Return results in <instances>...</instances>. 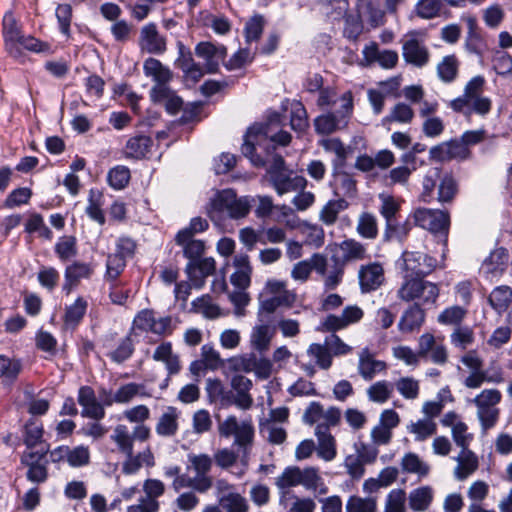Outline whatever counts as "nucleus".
I'll return each instance as SVG.
<instances>
[{
	"mask_svg": "<svg viewBox=\"0 0 512 512\" xmlns=\"http://www.w3.org/2000/svg\"><path fill=\"white\" fill-rule=\"evenodd\" d=\"M491 307L499 314H503L512 302V289L501 285L492 290L488 297Z\"/></svg>",
	"mask_w": 512,
	"mask_h": 512,
	"instance_id": "obj_44",
	"label": "nucleus"
},
{
	"mask_svg": "<svg viewBox=\"0 0 512 512\" xmlns=\"http://www.w3.org/2000/svg\"><path fill=\"white\" fill-rule=\"evenodd\" d=\"M401 469L404 473L416 474L420 479L430 472V466L416 453L408 452L401 459Z\"/></svg>",
	"mask_w": 512,
	"mask_h": 512,
	"instance_id": "obj_45",
	"label": "nucleus"
},
{
	"mask_svg": "<svg viewBox=\"0 0 512 512\" xmlns=\"http://www.w3.org/2000/svg\"><path fill=\"white\" fill-rule=\"evenodd\" d=\"M142 490L144 497L142 498L147 503H153L158 505V511L160 510L159 498L164 495L166 491L165 484L156 478H148L143 482Z\"/></svg>",
	"mask_w": 512,
	"mask_h": 512,
	"instance_id": "obj_54",
	"label": "nucleus"
},
{
	"mask_svg": "<svg viewBox=\"0 0 512 512\" xmlns=\"http://www.w3.org/2000/svg\"><path fill=\"white\" fill-rule=\"evenodd\" d=\"M176 45L178 57L175 61V65L181 69L187 81H191L193 84L197 83L204 76V70L201 64L194 60L191 50L181 41H178Z\"/></svg>",
	"mask_w": 512,
	"mask_h": 512,
	"instance_id": "obj_20",
	"label": "nucleus"
},
{
	"mask_svg": "<svg viewBox=\"0 0 512 512\" xmlns=\"http://www.w3.org/2000/svg\"><path fill=\"white\" fill-rule=\"evenodd\" d=\"M87 308L88 302L82 296L77 297L72 304L67 305L63 316L65 327L75 329L83 320Z\"/></svg>",
	"mask_w": 512,
	"mask_h": 512,
	"instance_id": "obj_36",
	"label": "nucleus"
},
{
	"mask_svg": "<svg viewBox=\"0 0 512 512\" xmlns=\"http://www.w3.org/2000/svg\"><path fill=\"white\" fill-rule=\"evenodd\" d=\"M307 355L314 361L315 365L322 369L328 370L333 364V358L331 351L327 344L312 343L307 349Z\"/></svg>",
	"mask_w": 512,
	"mask_h": 512,
	"instance_id": "obj_48",
	"label": "nucleus"
},
{
	"mask_svg": "<svg viewBox=\"0 0 512 512\" xmlns=\"http://www.w3.org/2000/svg\"><path fill=\"white\" fill-rule=\"evenodd\" d=\"M150 436L151 430L146 425H136L132 431L124 424L114 427L110 439L116 445L118 452L126 457L122 463V472L125 475H134L143 466L151 468L155 465V457L150 447L134 454V442L136 440L145 442Z\"/></svg>",
	"mask_w": 512,
	"mask_h": 512,
	"instance_id": "obj_1",
	"label": "nucleus"
},
{
	"mask_svg": "<svg viewBox=\"0 0 512 512\" xmlns=\"http://www.w3.org/2000/svg\"><path fill=\"white\" fill-rule=\"evenodd\" d=\"M103 194L95 189L89 191L88 205L86 207L87 215L100 225L105 223V215L102 210Z\"/></svg>",
	"mask_w": 512,
	"mask_h": 512,
	"instance_id": "obj_57",
	"label": "nucleus"
},
{
	"mask_svg": "<svg viewBox=\"0 0 512 512\" xmlns=\"http://www.w3.org/2000/svg\"><path fill=\"white\" fill-rule=\"evenodd\" d=\"M127 265V260L114 253L109 254L106 260V271L104 279L107 282H115L123 273Z\"/></svg>",
	"mask_w": 512,
	"mask_h": 512,
	"instance_id": "obj_64",
	"label": "nucleus"
},
{
	"mask_svg": "<svg viewBox=\"0 0 512 512\" xmlns=\"http://www.w3.org/2000/svg\"><path fill=\"white\" fill-rule=\"evenodd\" d=\"M37 280L39 285L47 290L53 292L59 284L60 273L53 266H41L37 272Z\"/></svg>",
	"mask_w": 512,
	"mask_h": 512,
	"instance_id": "obj_61",
	"label": "nucleus"
},
{
	"mask_svg": "<svg viewBox=\"0 0 512 512\" xmlns=\"http://www.w3.org/2000/svg\"><path fill=\"white\" fill-rule=\"evenodd\" d=\"M358 281L360 291L363 294L378 290L385 282L383 265L380 262L361 265L358 270Z\"/></svg>",
	"mask_w": 512,
	"mask_h": 512,
	"instance_id": "obj_18",
	"label": "nucleus"
},
{
	"mask_svg": "<svg viewBox=\"0 0 512 512\" xmlns=\"http://www.w3.org/2000/svg\"><path fill=\"white\" fill-rule=\"evenodd\" d=\"M296 301V294L293 291H282L280 294H273L260 302V311L273 313L279 307H291Z\"/></svg>",
	"mask_w": 512,
	"mask_h": 512,
	"instance_id": "obj_42",
	"label": "nucleus"
},
{
	"mask_svg": "<svg viewBox=\"0 0 512 512\" xmlns=\"http://www.w3.org/2000/svg\"><path fill=\"white\" fill-rule=\"evenodd\" d=\"M273 337V331L266 325L255 326L251 333V344L259 352H263L269 348Z\"/></svg>",
	"mask_w": 512,
	"mask_h": 512,
	"instance_id": "obj_62",
	"label": "nucleus"
},
{
	"mask_svg": "<svg viewBox=\"0 0 512 512\" xmlns=\"http://www.w3.org/2000/svg\"><path fill=\"white\" fill-rule=\"evenodd\" d=\"M387 364L374 357L368 347L359 352L357 371L365 381L373 380L377 374L385 372Z\"/></svg>",
	"mask_w": 512,
	"mask_h": 512,
	"instance_id": "obj_26",
	"label": "nucleus"
},
{
	"mask_svg": "<svg viewBox=\"0 0 512 512\" xmlns=\"http://www.w3.org/2000/svg\"><path fill=\"white\" fill-rule=\"evenodd\" d=\"M356 231L364 239H376L379 234L377 217L370 212H362L357 221Z\"/></svg>",
	"mask_w": 512,
	"mask_h": 512,
	"instance_id": "obj_46",
	"label": "nucleus"
},
{
	"mask_svg": "<svg viewBox=\"0 0 512 512\" xmlns=\"http://www.w3.org/2000/svg\"><path fill=\"white\" fill-rule=\"evenodd\" d=\"M45 457V452H25L22 456V462L27 465V478L31 482L42 483L47 479V469L45 463L41 460Z\"/></svg>",
	"mask_w": 512,
	"mask_h": 512,
	"instance_id": "obj_28",
	"label": "nucleus"
},
{
	"mask_svg": "<svg viewBox=\"0 0 512 512\" xmlns=\"http://www.w3.org/2000/svg\"><path fill=\"white\" fill-rule=\"evenodd\" d=\"M394 392L393 383L387 380H380L370 385L366 394L371 402L383 404L387 402Z\"/></svg>",
	"mask_w": 512,
	"mask_h": 512,
	"instance_id": "obj_49",
	"label": "nucleus"
},
{
	"mask_svg": "<svg viewBox=\"0 0 512 512\" xmlns=\"http://www.w3.org/2000/svg\"><path fill=\"white\" fill-rule=\"evenodd\" d=\"M348 207L344 198L329 200L320 211V220L326 225H333L340 212Z\"/></svg>",
	"mask_w": 512,
	"mask_h": 512,
	"instance_id": "obj_56",
	"label": "nucleus"
},
{
	"mask_svg": "<svg viewBox=\"0 0 512 512\" xmlns=\"http://www.w3.org/2000/svg\"><path fill=\"white\" fill-rule=\"evenodd\" d=\"M423 279L403 274V282L397 291V297L404 302L419 298Z\"/></svg>",
	"mask_w": 512,
	"mask_h": 512,
	"instance_id": "obj_47",
	"label": "nucleus"
},
{
	"mask_svg": "<svg viewBox=\"0 0 512 512\" xmlns=\"http://www.w3.org/2000/svg\"><path fill=\"white\" fill-rule=\"evenodd\" d=\"M55 254L61 262H66L78 254L77 239L72 235L61 236L55 246Z\"/></svg>",
	"mask_w": 512,
	"mask_h": 512,
	"instance_id": "obj_51",
	"label": "nucleus"
},
{
	"mask_svg": "<svg viewBox=\"0 0 512 512\" xmlns=\"http://www.w3.org/2000/svg\"><path fill=\"white\" fill-rule=\"evenodd\" d=\"M273 121L278 122V115H275L274 119H271L268 123L252 125L244 136V143L241 148L242 153L255 166H263L267 162L266 159L258 154V151L266 152V155L269 156L271 150L276 149V144L286 146L291 141V135L286 131L271 134L270 127Z\"/></svg>",
	"mask_w": 512,
	"mask_h": 512,
	"instance_id": "obj_2",
	"label": "nucleus"
},
{
	"mask_svg": "<svg viewBox=\"0 0 512 512\" xmlns=\"http://www.w3.org/2000/svg\"><path fill=\"white\" fill-rule=\"evenodd\" d=\"M502 400V393L496 388H486L467 403L476 407V416L483 431L494 428L500 417L497 405Z\"/></svg>",
	"mask_w": 512,
	"mask_h": 512,
	"instance_id": "obj_8",
	"label": "nucleus"
},
{
	"mask_svg": "<svg viewBox=\"0 0 512 512\" xmlns=\"http://www.w3.org/2000/svg\"><path fill=\"white\" fill-rule=\"evenodd\" d=\"M485 84L484 76H474L466 83L463 94L451 100L448 107L466 117L472 114L482 117L488 115L492 109V100L484 95Z\"/></svg>",
	"mask_w": 512,
	"mask_h": 512,
	"instance_id": "obj_4",
	"label": "nucleus"
},
{
	"mask_svg": "<svg viewBox=\"0 0 512 512\" xmlns=\"http://www.w3.org/2000/svg\"><path fill=\"white\" fill-rule=\"evenodd\" d=\"M425 318V310L421 308L420 304L414 303L403 311L397 328L402 334H412L421 329Z\"/></svg>",
	"mask_w": 512,
	"mask_h": 512,
	"instance_id": "obj_25",
	"label": "nucleus"
},
{
	"mask_svg": "<svg viewBox=\"0 0 512 512\" xmlns=\"http://www.w3.org/2000/svg\"><path fill=\"white\" fill-rule=\"evenodd\" d=\"M334 182V192L336 195L348 198H353L356 195V181L350 174L346 172L336 173L334 175Z\"/></svg>",
	"mask_w": 512,
	"mask_h": 512,
	"instance_id": "obj_58",
	"label": "nucleus"
},
{
	"mask_svg": "<svg viewBox=\"0 0 512 512\" xmlns=\"http://www.w3.org/2000/svg\"><path fill=\"white\" fill-rule=\"evenodd\" d=\"M339 247L342 252L343 259L346 262L362 261L370 257L368 254V245L354 238L343 240Z\"/></svg>",
	"mask_w": 512,
	"mask_h": 512,
	"instance_id": "obj_37",
	"label": "nucleus"
},
{
	"mask_svg": "<svg viewBox=\"0 0 512 512\" xmlns=\"http://www.w3.org/2000/svg\"><path fill=\"white\" fill-rule=\"evenodd\" d=\"M152 144L149 136L137 135L127 141L124 153L128 158L142 159L150 152Z\"/></svg>",
	"mask_w": 512,
	"mask_h": 512,
	"instance_id": "obj_41",
	"label": "nucleus"
},
{
	"mask_svg": "<svg viewBox=\"0 0 512 512\" xmlns=\"http://www.w3.org/2000/svg\"><path fill=\"white\" fill-rule=\"evenodd\" d=\"M509 254L505 248L493 250L482 264L481 270L487 278L499 277L508 265Z\"/></svg>",
	"mask_w": 512,
	"mask_h": 512,
	"instance_id": "obj_29",
	"label": "nucleus"
},
{
	"mask_svg": "<svg viewBox=\"0 0 512 512\" xmlns=\"http://www.w3.org/2000/svg\"><path fill=\"white\" fill-rule=\"evenodd\" d=\"M219 507L225 512H249L247 499L238 492L219 496Z\"/></svg>",
	"mask_w": 512,
	"mask_h": 512,
	"instance_id": "obj_52",
	"label": "nucleus"
},
{
	"mask_svg": "<svg viewBox=\"0 0 512 512\" xmlns=\"http://www.w3.org/2000/svg\"><path fill=\"white\" fill-rule=\"evenodd\" d=\"M252 207L251 196L237 197L232 189H224L215 194L207 210L209 218L215 223L229 219L245 218Z\"/></svg>",
	"mask_w": 512,
	"mask_h": 512,
	"instance_id": "obj_5",
	"label": "nucleus"
},
{
	"mask_svg": "<svg viewBox=\"0 0 512 512\" xmlns=\"http://www.w3.org/2000/svg\"><path fill=\"white\" fill-rule=\"evenodd\" d=\"M455 461L457 462V466L455 467L453 474L459 481L467 479L478 469L479 466L477 455L470 449L461 450L459 455L455 457Z\"/></svg>",
	"mask_w": 512,
	"mask_h": 512,
	"instance_id": "obj_34",
	"label": "nucleus"
},
{
	"mask_svg": "<svg viewBox=\"0 0 512 512\" xmlns=\"http://www.w3.org/2000/svg\"><path fill=\"white\" fill-rule=\"evenodd\" d=\"M209 227V223L205 218L202 217H194L190 220V223L187 227L181 229L176 235V243L184 244L185 241L189 240L194 236V234L202 233L206 231Z\"/></svg>",
	"mask_w": 512,
	"mask_h": 512,
	"instance_id": "obj_60",
	"label": "nucleus"
},
{
	"mask_svg": "<svg viewBox=\"0 0 512 512\" xmlns=\"http://www.w3.org/2000/svg\"><path fill=\"white\" fill-rule=\"evenodd\" d=\"M150 97L153 102L163 104L171 115L177 114L182 108V99L169 86H153Z\"/></svg>",
	"mask_w": 512,
	"mask_h": 512,
	"instance_id": "obj_30",
	"label": "nucleus"
},
{
	"mask_svg": "<svg viewBox=\"0 0 512 512\" xmlns=\"http://www.w3.org/2000/svg\"><path fill=\"white\" fill-rule=\"evenodd\" d=\"M231 387L235 390L236 395L230 403H234L237 407L244 410L249 409L253 404V398L249 394L252 388V381L243 375H235L231 379Z\"/></svg>",
	"mask_w": 512,
	"mask_h": 512,
	"instance_id": "obj_33",
	"label": "nucleus"
},
{
	"mask_svg": "<svg viewBox=\"0 0 512 512\" xmlns=\"http://www.w3.org/2000/svg\"><path fill=\"white\" fill-rule=\"evenodd\" d=\"M100 397H104V403L110 407L113 404H128L136 397H150L146 392L145 386L140 383L130 382L121 385L114 393L102 388L99 391Z\"/></svg>",
	"mask_w": 512,
	"mask_h": 512,
	"instance_id": "obj_15",
	"label": "nucleus"
},
{
	"mask_svg": "<svg viewBox=\"0 0 512 512\" xmlns=\"http://www.w3.org/2000/svg\"><path fill=\"white\" fill-rule=\"evenodd\" d=\"M364 317V311L358 305L346 306L340 315L329 314L321 322L319 330L324 332H336L350 325L359 323Z\"/></svg>",
	"mask_w": 512,
	"mask_h": 512,
	"instance_id": "obj_14",
	"label": "nucleus"
},
{
	"mask_svg": "<svg viewBox=\"0 0 512 512\" xmlns=\"http://www.w3.org/2000/svg\"><path fill=\"white\" fill-rule=\"evenodd\" d=\"M268 182L279 196L286 193L303 190L307 186V180L303 176L293 175L291 171L274 172L268 177Z\"/></svg>",
	"mask_w": 512,
	"mask_h": 512,
	"instance_id": "obj_24",
	"label": "nucleus"
},
{
	"mask_svg": "<svg viewBox=\"0 0 512 512\" xmlns=\"http://www.w3.org/2000/svg\"><path fill=\"white\" fill-rule=\"evenodd\" d=\"M317 437L316 453L324 461H332L337 455L336 441L332 434L326 431L325 426L317 425L315 428Z\"/></svg>",
	"mask_w": 512,
	"mask_h": 512,
	"instance_id": "obj_31",
	"label": "nucleus"
},
{
	"mask_svg": "<svg viewBox=\"0 0 512 512\" xmlns=\"http://www.w3.org/2000/svg\"><path fill=\"white\" fill-rule=\"evenodd\" d=\"M407 431L414 435V440L422 442L435 435L437 425L432 419H419L407 426Z\"/></svg>",
	"mask_w": 512,
	"mask_h": 512,
	"instance_id": "obj_50",
	"label": "nucleus"
},
{
	"mask_svg": "<svg viewBox=\"0 0 512 512\" xmlns=\"http://www.w3.org/2000/svg\"><path fill=\"white\" fill-rule=\"evenodd\" d=\"M156 433L162 437H171L178 430V412L174 407H168L160 416L156 427Z\"/></svg>",
	"mask_w": 512,
	"mask_h": 512,
	"instance_id": "obj_43",
	"label": "nucleus"
},
{
	"mask_svg": "<svg viewBox=\"0 0 512 512\" xmlns=\"http://www.w3.org/2000/svg\"><path fill=\"white\" fill-rule=\"evenodd\" d=\"M410 219L416 226L430 231L433 234H439L447 237L449 229V215L441 210L417 208Z\"/></svg>",
	"mask_w": 512,
	"mask_h": 512,
	"instance_id": "obj_10",
	"label": "nucleus"
},
{
	"mask_svg": "<svg viewBox=\"0 0 512 512\" xmlns=\"http://www.w3.org/2000/svg\"><path fill=\"white\" fill-rule=\"evenodd\" d=\"M459 61L455 55H447L437 65V75L444 83L453 82L458 75Z\"/></svg>",
	"mask_w": 512,
	"mask_h": 512,
	"instance_id": "obj_53",
	"label": "nucleus"
},
{
	"mask_svg": "<svg viewBox=\"0 0 512 512\" xmlns=\"http://www.w3.org/2000/svg\"><path fill=\"white\" fill-rule=\"evenodd\" d=\"M402 55L408 64L418 68L426 66L430 60L428 48L414 34L402 41Z\"/></svg>",
	"mask_w": 512,
	"mask_h": 512,
	"instance_id": "obj_19",
	"label": "nucleus"
},
{
	"mask_svg": "<svg viewBox=\"0 0 512 512\" xmlns=\"http://www.w3.org/2000/svg\"><path fill=\"white\" fill-rule=\"evenodd\" d=\"M22 371V363L19 359L0 355V381L4 386L13 385Z\"/></svg>",
	"mask_w": 512,
	"mask_h": 512,
	"instance_id": "obj_38",
	"label": "nucleus"
},
{
	"mask_svg": "<svg viewBox=\"0 0 512 512\" xmlns=\"http://www.w3.org/2000/svg\"><path fill=\"white\" fill-rule=\"evenodd\" d=\"M138 46L142 52L162 55L167 50V39L159 32L157 25L150 22L141 27Z\"/></svg>",
	"mask_w": 512,
	"mask_h": 512,
	"instance_id": "obj_16",
	"label": "nucleus"
},
{
	"mask_svg": "<svg viewBox=\"0 0 512 512\" xmlns=\"http://www.w3.org/2000/svg\"><path fill=\"white\" fill-rule=\"evenodd\" d=\"M274 484L278 490L281 504L291 497L292 488L297 486H302L305 490L319 495L328 493V487L320 473V469L314 466L304 468L295 465L287 466L275 478Z\"/></svg>",
	"mask_w": 512,
	"mask_h": 512,
	"instance_id": "obj_3",
	"label": "nucleus"
},
{
	"mask_svg": "<svg viewBox=\"0 0 512 512\" xmlns=\"http://www.w3.org/2000/svg\"><path fill=\"white\" fill-rule=\"evenodd\" d=\"M130 178V169L124 165L111 168L107 174L108 184L115 190L124 189L129 184Z\"/></svg>",
	"mask_w": 512,
	"mask_h": 512,
	"instance_id": "obj_63",
	"label": "nucleus"
},
{
	"mask_svg": "<svg viewBox=\"0 0 512 512\" xmlns=\"http://www.w3.org/2000/svg\"><path fill=\"white\" fill-rule=\"evenodd\" d=\"M340 108L328 111L314 119V128L319 135H331L347 128L354 111V96L348 90L340 95Z\"/></svg>",
	"mask_w": 512,
	"mask_h": 512,
	"instance_id": "obj_7",
	"label": "nucleus"
},
{
	"mask_svg": "<svg viewBox=\"0 0 512 512\" xmlns=\"http://www.w3.org/2000/svg\"><path fill=\"white\" fill-rule=\"evenodd\" d=\"M143 71L147 77H151L156 82L154 86H168L172 79L171 70L155 58L144 61Z\"/></svg>",
	"mask_w": 512,
	"mask_h": 512,
	"instance_id": "obj_35",
	"label": "nucleus"
},
{
	"mask_svg": "<svg viewBox=\"0 0 512 512\" xmlns=\"http://www.w3.org/2000/svg\"><path fill=\"white\" fill-rule=\"evenodd\" d=\"M397 264L403 274L423 279L434 271L437 260L421 252L404 251Z\"/></svg>",
	"mask_w": 512,
	"mask_h": 512,
	"instance_id": "obj_9",
	"label": "nucleus"
},
{
	"mask_svg": "<svg viewBox=\"0 0 512 512\" xmlns=\"http://www.w3.org/2000/svg\"><path fill=\"white\" fill-rule=\"evenodd\" d=\"M318 144L326 152L335 155L333 160L334 167H342L346 163L350 148L345 146L339 138H323L318 141Z\"/></svg>",
	"mask_w": 512,
	"mask_h": 512,
	"instance_id": "obj_39",
	"label": "nucleus"
},
{
	"mask_svg": "<svg viewBox=\"0 0 512 512\" xmlns=\"http://www.w3.org/2000/svg\"><path fill=\"white\" fill-rule=\"evenodd\" d=\"M363 66L378 63L384 69L394 68L399 60L398 53L394 50H380L376 42H371L362 50Z\"/></svg>",
	"mask_w": 512,
	"mask_h": 512,
	"instance_id": "obj_21",
	"label": "nucleus"
},
{
	"mask_svg": "<svg viewBox=\"0 0 512 512\" xmlns=\"http://www.w3.org/2000/svg\"><path fill=\"white\" fill-rule=\"evenodd\" d=\"M195 55L203 60L201 65L204 75L217 73L220 64L227 56V48L224 45L214 44L209 41L199 42L195 46Z\"/></svg>",
	"mask_w": 512,
	"mask_h": 512,
	"instance_id": "obj_12",
	"label": "nucleus"
},
{
	"mask_svg": "<svg viewBox=\"0 0 512 512\" xmlns=\"http://www.w3.org/2000/svg\"><path fill=\"white\" fill-rule=\"evenodd\" d=\"M433 498V489L430 486H421L409 493V506L415 512H424L430 507Z\"/></svg>",
	"mask_w": 512,
	"mask_h": 512,
	"instance_id": "obj_40",
	"label": "nucleus"
},
{
	"mask_svg": "<svg viewBox=\"0 0 512 512\" xmlns=\"http://www.w3.org/2000/svg\"><path fill=\"white\" fill-rule=\"evenodd\" d=\"M22 30L18 25L12 11H7L2 20V35L4 40V46L7 53L17 58L21 55V50L17 46V41L22 36Z\"/></svg>",
	"mask_w": 512,
	"mask_h": 512,
	"instance_id": "obj_22",
	"label": "nucleus"
},
{
	"mask_svg": "<svg viewBox=\"0 0 512 512\" xmlns=\"http://www.w3.org/2000/svg\"><path fill=\"white\" fill-rule=\"evenodd\" d=\"M418 349L421 359L430 360L434 364L444 365L448 360V351L442 336H435L430 332L422 334L418 339Z\"/></svg>",
	"mask_w": 512,
	"mask_h": 512,
	"instance_id": "obj_11",
	"label": "nucleus"
},
{
	"mask_svg": "<svg viewBox=\"0 0 512 512\" xmlns=\"http://www.w3.org/2000/svg\"><path fill=\"white\" fill-rule=\"evenodd\" d=\"M218 432L224 438L233 436L234 445L243 449L240 466L231 471V474L236 478H242L248 469L249 450L254 438V428L251 421L239 422L236 416L231 415L219 423Z\"/></svg>",
	"mask_w": 512,
	"mask_h": 512,
	"instance_id": "obj_6",
	"label": "nucleus"
},
{
	"mask_svg": "<svg viewBox=\"0 0 512 512\" xmlns=\"http://www.w3.org/2000/svg\"><path fill=\"white\" fill-rule=\"evenodd\" d=\"M133 329L156 335H170L173 332L172 318L165 316L156 319L152 310L144 309L134 317Z\"/></svg>",
	"mask_w": 512,
	"mask_h": 512,
	"instance_id": "obj_13",
	"label": "nucleus"
},
{
	"mask_svg": "<svg viewBox=\"0 0 512 512\" xmlns=\"http://www.w3.org/2000/svg\"><path fill=\"white\" fill-rule=\"evenodd\" d=\"M94 274V268L90 263L74 261L66 266L64 271V283L62 291L69 295L83 279H90Z\"/></svg>",
	"mask_w": 512,
	"mask_h": 512,
	"instance_id": "obj_23",
	"label": "nucleus"
},
{
	"mask_svg": "<svg viewBox=\"0 0 512 512\" xmlns=\"http://www.w3.org/2000/svg\"><path fill=\"white\" fill-rule=\"evenodd\" d=\"M77 401L82 407V417L96 421H100L105 417V407L107 406L104 403V397H101V401H99L91 386L84 385L79 388Z\"/></svg>",
	"mask_w": 512,
	"mask_h": 512,
	"instance_id": "obj_17",
	"label": "nucleus"
},
{
	"mask_svg": "<svg viewBox=\"0 0 512 512\" xmlns=\"http://www.w3.org/2000/svg\"><path fill=\"white\" fill-rule=\"evenodd\" d=\"M378 197L381 202L379 212L386 220L387 227H390L393 219L400 209V201L387 193H380Z\"/></svg>",
	"mask_w": 512,
	"mask_h": 512,
	"instance_id": "obj_59",
	"label": "nucleus"
},
{
	"mask_svg": "<svg viewBox=\"0 0 512 512\" xmlns=\"http://www.w3.org/2000/svg\"><path fill=\"white\" fill-rule=\"evenodd\" d=\"M357 12H359L360 18L373 28L379 27L385 22V12L376 0H359Z\"/></svg>",
	"mask_w": 512,
	"mask_h": 512,
	"instance_id": "obj_32",
	"label": "nucleus"
},
{
	"mask_svg": "<svg viewBox=\"0 0 512 512\" xmlns=\"http://www.w3.org/2000/svg\"><path fill=\"white\" fill-rule=\"evenodd\" d=\"M393 385L394 389L406 400H415L419 397L420 383L411 376L400 377Z\"/></svg>",
	"mask_w": 512,
	"mask_h": 512,
	"instance_id": "obj_55",
	"label": "nucleus"
},
{
	"mask_svg": "<svg viewBox=\"0 0 512 512\" xmlns=\"http://www.w3.org/2000/svg\"><path fill=\"white\" fill-rule=\"evenodd\" d=\"M215 264V260L212 257L199 258L187 264V274L196 288H201L204 284V279L214 273Z\"/></svg>",
	"mask_w": 512,
	"mask_h": 512,
	"instance_id": "obj_27",
	"label": "nucleus"
}]
</instances>
